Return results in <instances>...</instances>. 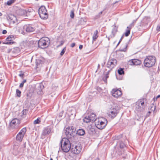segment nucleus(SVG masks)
Instances as JSON below:
<instances>
[{
  "label": "nucleus",
  "mask_w": 160,
  "mask_h": 160,
  "mask_svg": "<svg viewBox=\"0 0 160 160\" xmlns=\"http://www.w3.org/2000/svg\"><path fill=\"white\" fill-rule=\"evenodd\" d=\"M75 129L73 127H68L66 130L65 134L67 137L71 138V136H73L74 133H75Z\"/></svg>",
  "instance_id": "nucleus-9"
},
{
  "label": "nucleus",
  "mask_w": 160,
  "mask_h": 160,
  "mask_svg": "<svg viewBox=\"0 0 160 160\" xmlns=\"http://www.w3.org/2000/svg\"><path fill=\"white\" fill-rule=\"evenodd\" d=\"M120 42V41H119V42H118V44H117V46H118L119 44V43H120V42Z\"/></svg>",
  "instance_id": "nucleus-55"
},
{
  "label": "nucleus",
  "mask_w": 160,
  "mask_h": 160,
  "mask_svg": "<svg viewBox=\"0 0 160 160\" xmlns=\"http://www.w3.org/2000/svg\"><path fill=\"white\" fill-rule=\"evenodd\" d=\"M14 39V37L12 35H10L8 37L6 38L7 42H5L6 44H12L14 43L13 42H11Z\"/></svg>",
  "instance_id": "nucleus-18"
},
{
  "label": "nucleus",
  "mask_w": 160,
  "mask_h": 160,
  "mask_svg": "<svg viewBox=\"0 0 160 160\" xmlns=\"http://www.w3.org/2000/svg\"><path fill=\"white\" fill-rule=\"evenodd\" d=\"M76 133L80 136H83L85 134V132L83 129H79L77 131Z\"/></svg>",
  "instance_id": "nucleus-24"
},
{
  "label": "nucleus",
  "mask_w": 160,
  "mask_h": 160,
  "mask_svg": "<svg viewBox=\"0 0 160 160\" xmlns=\"http://www.w3.org/2000/svg\"><path fill=\"white\" fill-rule=\"evenodd\" d=\"M23 85L24 84L22 82V83H21L19 85V87L21 88L23 87Z\"/></svg>",
  "instance_id": "nucleus-46"
},
{
  "label": "nucleus",
  "mask_w": 160,
  "mask_h": 160,
  "mask_svg": "<svg viewBox=\"0 0 160 160\" xmlns=\"http://www.w3.org/2000/svg\"><path fill=\"white\" fill-rule=\"evenodd\" d=\"M128 63L130 65H138L141 64V61L139 59H133L130 60Z\"/></svg>",
  "instance_id": "nucleus-15"
},
{
  "label": "nucleus",
  "mask_w": 160,
  "mask_h": 160,
  "mask_svg": "<svg viewBox=\"0 0 160 160\" xmlns=\"http://www.w3.org/2000/svg\"><path fill=\"white\" fill-rule=\"evenodd\" d=\"M98 31L97 30H96L94 32V34H93L92 36V42H93V41H95L97 38L98 37Z\"/></svg>",
  "instance_id": "nucleus-25"
},
{
  "label": "nucleus",
  "mask_w": 160,
  "mask_h": 160,
  "mask_svg": "<svg viewBox=\"0 0 160 160\" xmlns=\"http://www.w3.org/2000/svg\"><path fill=\"white\" fill-rule=\"evenodd\" d=\"M66 50V47H65L62 50V51L61 52V53H60V55L61 56H62L63 54H64V53H65V51Z\"/></svg>",
  "instance_id": "nucleus-40"
},
{
  "label": "nucleus",
  "mask_w": 160,
  "mask_h": 160,
  "mask_svg": "<svg viewBox=\"0 0 160 160\" xmlns=\"http://www.w3.org/2000/svg\"><path fill=\"white\" fill-rule=\"evenodd\" d=\"M125 147V144L122 142L121 141L120 142V148H123Z\"/></svg>",
  "instance_id": "nucleus-34"
},
{
  "label": "nucleus",
  "mask_w": 160,
  "mask_h": 160,
  "mask_svg": "<svg viewBox=\"0 0 160 160\" xmlns=\"http://www.w3.org/2000/svg\"><path fill=\"white\" fill-rule=\"evenodd\" d=\"M156 30L158 31H160V26H159V25L157 26V28H156Z\"/></svg>",
  "instance_id": "nucleus-43"
},
{
  "label": "nucleus",
  "mask_w": 160,
  "mask_h": 160,
  "mask_svg": "<svg viewBox=\"0 0 160 160\" xmlns=\"http://www.w3.org/2000/svg\"><path fill=\"white\" fill-rule=\"evenodd\" d=\"M50 160H52V158H51L50 159Z\"/></svg>",
  "instance_id": "nucleus-60"
},
{
  "label": "nucleus",
  "mask_w": 160,
  "mask_h": 160,
  "mask_svg": "<svg viewBox=\"0 0 160 160\" xmlns=\"http://www.w3.org/2000/svg\"><path fill=\"white\" fill-rule=\"evenodd\" d=\"M14 2V0H9L7 2V4L8 5H10L12 3Z\"/></svg>",
  "instance_id": "nucleus-36"
},
{
  "label": "nucleus",
  "mask_w": 160,
  "mask_h": 160,
  "mask_svg": "<svg viewBox=\"0 0 160 160\" xmlns=\"http://www.w3.org/2000/svg\"><path fill=\"white\" fill-rule=\"evenodd\" d=\"M21 92L18 89H17L16 90V95L17 97L19 98L21 96Z\"/></svg>",
  "instance_id": "nucleus-32"
},
{
  "label": "nucleus",
  "mask_w": 160,
  "mask_h": 160,
  "mask_svg": "<svg viewBox=\"0 0 160 160\" xmlns=\"http://www.w3.org/2000/svg\"><path fill=\"white\" fill-rule=\"evenodd\" d=\"M134 26V24L133 23H132L129 26L127 27V28H129V29H131L132 27H133Z\"/></svg>",
  "instance_id": "nucleus-41"
},
{
  "label": "nucleus",
  "mask_w": 160,
  "mask_h": 160,
  "mask_svg": "<svg viewBox=\"0 0 160 160\" xmlns=\"http://www.w3.org/2000/svg\"><path fill=\"white\" fill-rule=\"evenodd\" d=\"M148 113H151V112L150 111H149L148 112Z\"/></svg>",
  "instance_id": "nucleus-59"
},
{
  "label": "nucleus",
  "mask_w": 160,
  "mask_h": 160,
  "mask_svg": "<svg viewBox=\"0 0 160 160\" xmlns=\"http://www.w3.org/2000/svg\"><path fill=\"white\" fill-rule=\"evenodd\" d=\"M117 61L115 59H109L107 64V67L111 70L116 65Z\"/></svg>",
  "instance_id": "nucleus-11"
},
{
  "label": "nucleus",
  "mask_w": 160,
  "mask_h": 160,
  "mask_svg": "<svg viewBox=\"0 0 160 160\" xmlns=\"http://www.w3.org/2000/svg\"><path fill=\"white\" fill-rule=\"evenodd\" d=\"M118 72L119 75H121L124 74V71L123 69L122 68H119L118 70Z\"/></svg>",
  "instance_id": "nucleus-30"
},
{
  "label": "nucleus",
  "mask_w": 160,
  "mask_h": 160,
  "mask_svg": "<svg viewBox=\"0 0 160 160\" xmlns=\"http://www.w3.org/2000/svg\"><path fill=\"white\" fill-rule=\"evenodd\" d=\"M40 119L39 118H38V119L36 120H35L34 122V124H39L40 122Z\"/></svg>",
  "instance_id": "nucleus-35"
},
{
  "label": "nucleus",
  "mask_w": 160,
  "mask_h": 160,
  "mask_svg": "<svg viewBox=\"0 0 160 160\" xmlns=\"http://www.w3.org/2000/svg\"><path fill=\"white\" fill-rule=\"evenodd\" d=\"M123 37H124V35H123L121 37L119 41H120V42H121L122 40L123 39Z\"/></svg>",
  "instance_id": "nucleus-49"
},
{
  "label": "nucleus",
  "mask_w": 160,
  "mask_h": 160,
  "mask_svg": "<svg viewBox=\"0 0 160 160\" xmlns=\"http://www.w3.org/2000/svg\"><path fill=\"white\" fill-rule=\"evenodd\" d=\"M1 43V42L0 41V44Z\"/></svg>",
  "instance_id": "nucleus-61"
},
{
  "label": "nucleus",
  "mask_w": 160,
  "mask_h": 160,
  "mask_svg": "<svg viewBox=\"0 0 160 160\" xmlns=\"http://www.w3.org/2000/svg\"><path fill=\"white\" fill-rule=\"evenodd\" d=\"M60 144L62 150L65 152H68L72 148L70 141L66 138L62 139Z\"/></svg>",
  "instance_id": "nucleus-1"
},
{
  "label": "nucleus",
  "mask_w": 160,
  "mask_h": 160,
  "mask_svg": "<svg viewBox=\"0 0 160 160\" xmlns=\"http://www.w3.org/2000/svg\"><path fill=\"white\" fill-rule=\"evenodd\" d=\"M44 88V86L42 84H39V86L38 87V90H39L40 93L39 94H41L42 93L41 92L42 91V89Z\"/></svg>",
  "instance_id": "nucleus-27"
},
{
  "label": "nucleus",
  "mask_w": 160,
  "mask_h": 160,
  "mask_svg": "<svg viewBox=\"0 0 160 160\" xmlns=\"http://www.w3.org/2000/svg\"><path fill=\"white\" fill-rule=\"evenodd\" d=\"M51 132V129L50 127H47L44 128L42 132V135L45 136L49 134Z\"/></svg>",
  "instance_id": "nucleus-19"
},
{
  "label": "nucleus",
  "mask_w": 160,
  "mask_h": 160,
  "mask_svg": "<svg viewBox=\"0 0 160 160\" xmlns=\"http://www.w3.org/2000/svg\"><path fill=\"white\" fill-rule=\"evenodd\" d=\"M137 20V19L133 20V22H132V23H133L134 24L135 23Z\"/></svg>",
  "instance_id": "nucleus-52"
},
{
  "label": "nucleus",
  "mask_w": 160,
  "mask_h": 160,
  "mask_svg": "<svg viewBox=\"0 0 160 160\" xmlns=\"http://www.w3.org/2000/svg\"><path fill=\"white\" fill-rule=\"evenodd\" d=\"M7 32V31L6 30H4L2 31V33L3 34H5Z\"/></svg>",
  "instance_id": "nucleus-47"
},
{
  "label": "nucleus",
  "mask_w": 160,
  "mask_h": 160,
  "mask_svg": "<svg viewBox=\"0 0 160 160\" xmlns=\"http://www.w3.org/2000/svg\"><path fill=\"white\" fill-rule=\"evenodd\" d=\"M20 123V120L17 118H15L11 121L9 125L11 129H17L19 128V125Z\"/></svg>",
  "instance_id": "nucleus-6"
},
{
  "label": "nucleus",
  "mask_w": 160,
  "mask_h": 160,
  "mask_svg": "<svg viewBox=\"0 0 160 160\" xmlns=\"http://www.w3.org/2000/svg\"><path fill=\"white\" fill-rule=\"evenodd\" d=\"M89 118L90 119L92 122H93L97 120L96 119V115L95 114L92 113H90L88 115Z\"/></svg>",
  "instance_id": "nucleus-22"
},
{
  "label": "nucleus",
  "mask_w": 160,
  "mask_h": 160,
  "mask_svg": "<svg viewBox=\"0 0 160 160\" xmlns=\"http://www.w3.org/2000/svg\"><path fill=\"white\" fill-rule=\"evenodd\" d=\"M156 60L155 57L153 56H148L145 59L144 61L145 67L150 68L153 66L155 63Z\"/></svg>",
  "instance_id": "nucleus-2"
},
{
  "label": "nucleus",
  "mask_w": 160,
  "mask_h": 160,
  "mask_svg": "<svg viewBox=\"0 0 160 160\" xmlns=\"http://www.w3.org/2000/svg\"><path fill=\"white\" fill-rule=\"evenodd\" d=\"M83 121L84 122H86V123H88L90 122H92L88 116L85 117L83 118Z\"/></svg>",
  "instance_id": "nucleus-26"
},
{
  "label": "nucleus",
  "mask_w": 160,
  "mask_h": 160,
  "mask_svg": "<svg viewBox=\"0 0 160 160\" xmlns=\"http://www.w3.org/2000/svg\"><path fill=\"white\" fill-rule=\"evenodd\" d=\"M83 48V45H80L79 46V48L80 49H81Z\"/></svg>",
  "instance_id": "nucleus-48"
},
{
  "label": "nucleus",
  "mask_w": 160,
  "mask_h": 160,
  "mask_svg": "<svg viewBox=\"0 0 160 160\" xmlns=\"http://www.w3.org/2000/svg\"><path fill=\"white\" fill-rule=\"evenodd\" d=\"M112 95L115 98H117L122 94V92L118 89H114L111 91Z\"/></svg>",
  "instance_id": "nucleus-14"
},
{
  "label": "nucleus",
  "mask_w": 160,
  "mask_h": 160,
  "mask_svg": "<svg viewBox=\"0 0 160 160\" xmlns=\"http://www.w3.org/2000/svg\"><path fill=\"white\" fill-rule=\"evenodd\" d=\"M7 18L8 20L11 23H14L17 21L16 17L12 14L9 15Z\"/></svg>",
  "instance_id": "nucleus-17"
},
{
  "label": "nucleus",
  "mask_w": 160,
  "mask_h": 160,
  "mask_svg": "<svg viewBox=\"0 0 160 160\" xmlns=\"http://www.w3.org/2000/svg\"><path fill=\"white\" fill-rule=\"evenodd\" d=\"M33 10L32 9H29L27 11L23 9H19L17 11L16 13L17 14L20 16L25 15L26 14L27 15L29 14L30 12H32Z\"/></svg>",
  "instance_id": "nucleus-12"
},
{
  "label": "nucleus",
  "mask_w": 160,
  "mask_h": 160,
  "mask_svg": "<svg viewBox=\"0 0 160 160\" xmlns=\"http://www.w3.org/2000/svg\"><path fill=\"white\" fill-rule=\"evenodd\" d=\"M122 137V135H120L118 136H117L116 139H119L120 138H121Z\"/></svg>",
  "instance_id": "nucleus-45"
},
{
  "label": "nucleus",
  "mask_w": 160,
  "mask_h": 160,
  "mask_svg": "<svg viewBox=\"0 0 160 160\" xmlns=\"http://www.w3.org/2000/svg\"><path fill=\"white\" fill-rule=\"evenodd\" d=\"M23 29H25L27 32H30L34 31L35 30V28L34 27L30 25H25L23 27H21L20 29L18 30L20 32L22 33Z\"/></svg>",
  "instance_id": "nucleus-7"
},
{
  "label": "nucleus",
  "mask_w": 160,
  "mask_h": 160,
  "mask_svg": "<svg viewBox=\"0 0 160 160\" xmlns=\"http://www.w3.org/2000/svg\"><path fill=\"white\" fill-rule=\"evenodd\" d=\"M110 71V70H109L105 74V77L103 78V80L105 82H107V79L109 77L108 75Z\"/></svg>",
  "instance_id": "nucleus-28"
},
{
  "label": "nucleus",
  "mask_w": 160,
  "mask_h": 160,
  "mask_svg": "<svg viewBox=\"0 0 160 160\" xmlns=\"http://www.w3.org/2000/svg\"><path fill=\"white\" fill-rule=\"evenodd\" d=\"M118 113L117 110L115 108H113L109 112L108 115L112 118H114L116 116Z\"/></svg>",
  "instance_id": "nucleus-16"
},
{
  "label": "nucleus",
  "mask_w": 160,
  "mask_h": 160,
  "mask_svg": "<svg viewBox=\"0 0 160 160\" xmlns=\"http://www.w3.org/2000/svg\"><path fill=\"white\" fill-rule=\"evenodd\" d=\"M74 11L72 10L71 11L70 17L72 18H73L74 17Z\"/></svg>",
  "instance_id": "nucleus-37"
},
{
  "label": "nucleus",
  "mask_w": 160,
  "mask_h": 160,
  "mask_svg": "<svg viewBox=\"0 0 160 160\" xmlns=\"http://www.w3.org/2000/svg\"><path fill=\"white\" fill-rule=\"evenodd\" d=\"M38 93H39V92L37 91Z\"/></svg>",
  "instance_id": "nucleus-62"
},
{
  "label": "nucleus",
  "mask_w": 160,
  "mask_h": 160,
  "mask_svg": "<svg viewBox=\"0 0 160 160\" xmlns=\"http://www.w3.org/2000/svg\"><path fill=\"white\" fill-rule=\"evenodd\" d=\"M63 43V42H61V45H62Z\"/></svg>",
  "instance_id": "nucleus-56"
},
{
  "label": "nucleus",
  "mask_w": 160,
  "mask_h": 160,
  "mask_svg": "<svg viewBox=\"0 0 160 160\" xmlns=\"http://www.w3.org/2000/svg\"><path fill=\"white\" fill-rule=\"evenodd\" d=\"M107 123L108 121L107 119L105 118H102L96 120L95 125L98 129H102L104 128Z\"/></svg>",
  "instance_id": "nucleus-3"
},
{
  "label": "nucleus",
  "mask_w": 160,
  "mask_h": 160,
  "mask_svg": "<svg viewBox=\"0 0 160 160\" xmlns=\"http://www.w3.org/2000/svg\"><path fill=\"white\" fill-rule=\"evenodd\" d=\"M42 61L41 60H38L36 61V65L37 66V67L40 65V63H41L42 62Z\"/></svg>",
  "instance_id": "nucleus-38"
},
{
  "label": "nucleus",
  "mask_w": 160,
  "mask_h": 160,
  "mask_svg": "<svg viewBox=\"0 0 160 160\" xmlns=\"http://www.w3.org/2000/svg\"><path fill=\"white\" fill-rule=\"evenodd\" d=\"M156 108V106H154L153 105H152V106H151L150 107V109L151 111H154Z\"/></svg>",
  "instance_id": "nucleus-39"
},
{
  "label": "nucleus",
  "mask_w": 160,
  "mask_h": 160,
  "mask_svg": "<svg viewBox=\"0 0 160 160\" xmlns=\"http://www.w3.org/2000/svg\"><path fill=\"white\" fill-rule=\"evenodd\" d=\"M88 130L90 134H93L95 132L94 126L90 125L88 127Z\"/></svg>",
  "instance_id": "nucleus-21"
},
{
  "label": "nucleus",
  "mask_w": 160,
  "mask_h": 160,
  "mask_svg": "<svg viewBox=\"0 0 160 160\" xmlns=\"http://www.w3.org/2000/svg\"><path fill=\"white\" fill-rule=\"evenodd\" d=\"M26 82V80L25 79V80H24L22 82V83H23V84H24V83H25V82Z\"/></svg>",
  "instance_id": "nucleus-51"
},
{
  "label": "nucleus",
  "mask_w": 160,
  "mask_h": 160,
  "mask_svg": "<svg viewBox=\"0 0 160 160\" xmlns=\"http://www.w3.org/2000/svg\"><path fill=\"white\" fill-rule=\"evenodd\" d=\"M110 38H111V37H110V36L108 37V40H109V39Z\"/></svg>",
  "instance_id": "nucleus-57"
},
{
  "label": "nucleus",
  "mask_w": 160,
  "mask_h": 160,
  "mask_svg": "<svg viewBox=\"0 0 160 160\" xmlns=\"http://www.w3.org/2000/svg\"><path fill=\"white\" fill-rule=\"evenodd\" d=\"M120 51H126V49L125 48L124 49H121L120 50Z\"/></svg>",
  "instance_id": "nucleus-54"
},
{
  "label": "nucleus",
  "mask_w": 160,
  "mask_h": 160,
  "mask_svg": "<svg viewBox=\"0 0 160 160\" xmlns=\"http://www.w3.org/2000/svg\"><path fill=\"white\" fill-rule=\"evenodd\" d=\"M144 105V102L143 100L140 99L136 102L135 109L138 112L141 111L143 109Z\"/></svg>",
  "instance_id": "nucleus-8"
},
{
  "label": "nucleus",
  "mask_w": 160,
  "mask_h": 160,
  "mask_svg": "<svg viewBox=\"0 0 160 160\" xmlns=\"http://www.w3.org/2000/svg\"><path fill=\"white\" fill-rule=\"evenodd\" d=\"M1 80L0 79V82H1Z\"/></svg>",
  "instance_id": "nucleus-63"
},
{
  "label": "nucleus",
  "mask_w": 160,
  "mask_h": 160,
  "mask_svg": "<svg viewBox=\"0 0 160 160\" xmlns=\"http://www.w3.org/2000/svg\"><path fill=\"white\" fill-rule=\"evenodd\" d=\"M102 12H103V11H101V12H100L98 15H96L95 17V18H94L95 19H97L98 18H99L100 17L102 13Z\"/></svg>",
  "instance_id": "nucleus-33"
},
{
  "label": "nucleus",
  "mask_w": 160,
  "mask_h": 160,
  "mask_svg": "<svg viewBox=\"0 0 160 160\" xmlns=\"http://www.w3.org/2000/svg\"><path fill=\"white\" fill-rule=\"evenodd\" d=\"M2 15V13L1 12H0V16H1Z\"/></svg>",
  "instance_id": "nucleus-58"
},
{
  "label": "nucleus",
  "mask_w": 160,
  "mask_h": 160,
  "mask_svg": "<svg viewBox=\"0 0 160 160\" xmlns=\"http://www.w3.org/2000/svg\"><path fill=\"white\" fill-rule=\"evenodd\" d=\"M160 97V95H158V96H157L156 98V100L157 99L159 98Z\"/></svg>",
  "instance_id": "nucleus-53"
},
{
  "label": "nucleus",
  "mask_w": 160,
  "mask_h": 160,
  "mask_svg": "<svg viewBox=\"0 0 160 160\" xmlns=\"http://www.w3.org/2000/svg\"><path fill=\"white\" fill-rule=\"evenodd\" d=\"M75 43L74 42H73V43H72L71 44V47L72 48H73L75 46Z\"/></svg>",
  "instance_id": "nucleus-44"
},
{
  "label": "nucleus",
  "mask_w": 160,
  "mask_h": 160,
  "mask_svg": "<svg viewBox=\"0 0 160 160\" xmlns=\"http://www.w3.org/2000/svg\"><path fill=\"white\" fill-rule=\"evenodd\" d=\"M127 29L126 30V32L124 34L125 35L126 37L128 36L130 34V29L129 28H127Z\"/></svg>",
  "instance_id": "nucleus-31"
},
{
  "label": "nucleus",
  "mask_w": 160,
  "mask_h": 160,
  "mask_svg": "<svg viewBox=\"0 0 160 160\" xmlns=\"http://www.w3.org/2000/svg\"><path fill=\"white\" fill-rule=\"evenodd\" d=\"M86 22L85 19L82 18H81L80 20L79 21L80 24H85Z\"/></svg>",
  "instance_id": "nucleus-29"
},
{
  "label": "nucleus",
  "mask_w": 160,
  "mask_h": 160,
  "mask_svg": "<svg viewBox=\"0 0 160 160\" xmlns=\"http://www.w3.org/2000/svg\"><path fill=\"white\" fill-rule=\"evenodd\" d=\"M27 110L26 109H24L22 110V114L23 115H25L27 113Z\"/></svg>",
  "instance_id": "nucleus-42"
},
{
  "label": "nucleus",
  "mask_w": 160,
  "mask_h": 160,
  "mask_svg": "<svg viewBox=\"0 0 160 160\" xmlns=\"http://www.w3.org/2000/svg\"><path fill=\"white\" fill-rule=\"evenodd\" d=\"M8 52L12 55L16 54L19 53V50L18 48L15 47L13 48H12L8 51Z\"/></svg>",
  "instance_id": "nucleus-20"
},
{
  "label": "nucleus",
  "mask_w": 160,
  "mask_h": 160,
  "mask_svg": "<svg viewBox=\"0 0 160 160\" xmlns=\"http://www.w3.org/2000/svg\"><path fill=\"white\" fill-rule=\"evenodd\" d=\"M50 42L49 38L47 37L41 38L38 42V47L41 48H45L49 45Z\"/></svg>",
  "instance_id": "nucleus-4"
},
{
  "label": "nucleus",
  "mask_w": 160,
  "mask_h": 160,
  "mask_svg": "<svg viewBox=\"0 0 160 160\" xmlns=\"http://www.w3.org/2000/svg\"><path fill=\"white\" fill-rule=\"evenodd\" d=\"M82 150V147L80 145L73 146L71 150L72 152L76 154H78L81 152Z\"/></svg>",
  "instance_id": "nucleus-13"
},
{
  "label": "nucleus",
  "mask_w": 160,
  "mask_h": 160,
  "mask_svg": "<svg viewBox=\"0 0 160 160\" xmlns=\"http://www.w3.org/2000/svg\"><path fill=\"white\" fill-rule=\"evenodd\" d=\"M26 128H25L22 129L18 133L17 135L16 139L18 141L21 142L23 138L24 135L26 132Z\"/></svg>",
  "instance_id": "nucleus-10"
},
{
  "label": "nucleus",
  "mask_w": 160,
  "mask_h": 160,
  "mask_svg": "<svg viewBox=\"0 0 160 160\" xmlns=\"http://www.w3.org/2000/svg\"><path fill=\"white\" fill-rule=\"evenodd\" d=\"M117 31V29L115 27H114L112 30V34L110 36L111 38H114Z\"/></svg>",
  "instance_id": "nucleus-23"
},
{
  "label": "nucleus",
  "mask_w": 160,
  "mask_h": 160,
  "mask_svg": "<svg viewBox=\"0 0 160 160\" xmlns=\"http://www.w3.org/2000/svg\"><path fill=\"white\" fill-rule=\"evenodd\" d=\"M24 75L23 74H21L19 75V76L21 78H23V76Z\"/></svg>",
  "instance_id": "nucleus-50"
},
{
  "label": "nucleus",
  "mask_w": 160,
  "mask_h": 160,
  "mask_svg": "<svg viewBox=\"0 0 160 160\" xmlns=\"http://www.w3.org/2000/svg\"><path fill=\"white\" fill-rule=\"evenodd\" d=\"M38 11L39 16L42 19H46L48 18L47 11L45 6H41L38 9Z\"/></svg>",
  "instance_id": "nucleus-5"
}]
</instances>
